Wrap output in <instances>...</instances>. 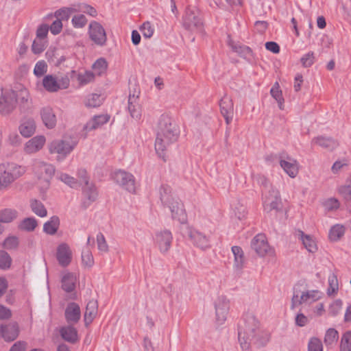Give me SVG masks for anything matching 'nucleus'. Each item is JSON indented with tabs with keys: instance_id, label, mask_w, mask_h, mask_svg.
<instances>
[{
	"instance_id": "nucleus-1",
	"label": "nucleus",
	"mask_w": 351,
	"mask_h": 351,
	"mask_svg": "<svg viewBox=\"0 0 351 351\" xmlns=\"http://www.w3.org/2000/svg\"><path fill=\"white\" fill-rule=\"evenodd\" d=\"M179 134V128L172 119L167 114H162L157 126L155 149L164 161L166 160L165 151L177 141Z\"/></svg>"
},
{
	"instance_id": "nucleus-2",
	"label": "nucleus",
	"mask_w": 351,
	"mask_h": 351,
	"mask_svg": "<svg viewBox=\"0 0 351 351\" xmlns=\"http://www.w3.org/2000/svg\"><path fill=\"white\" fill-rule=\"evenodd\" d=\"M160 199L162 204L169 208L173 219L178 220L181 223H185L186 215L184 205L178 198L173 196L171 189L169 186H161L160 188Z\"/></svg>"
},
{
	"instance_id": "nucleus-3",
	"label": "nucleus",
	"mask_w": 351,
	"mask_h": 351,
	"mask_svg": "<svg viewBox=\"0 0 351 351\" xmlns=\"http://www.w3.org/2000/svg\"><path fill=\"white\" fill-rule=\"evenodd\" d=\"M25 167L13 162L0 165V191L8 190L12 184L22 176Z\"/></svg>"
},
{
	"instance_id": "nucleus-4",
	"label": "nucleus",
	"mask_w": 351,
	"mask_h": 351,
	"mask_svg": "<svg viewBox=\"0 0 351 351\" xmlns=\"http://www.w3.org/2000/svg\"><path fill=\"white\" fill-rule=\"evenodd\" d=\"M238 339L241 349L247 350L251 343L257 347L265 346L269 340V335L265 330H240Z\"/></svg>"
},
{
	"instance_id": "nucleus-5",
	"label": "nucleus",
	"mask_w": 351,
	"mask_h": 351,
	"mask_svg": "<svg viewBox=\"0 0 351 351\" xmlns=\"http://www.w3.org/2000/svg\"><path fill=\"white\" fill-rule=\"evenodd\" d=\"M32 169L40 181L41 192L44 193L49 186L50 180L55 173V167L40 160H34Z\"/></svg>"
},
{
	"instance_id": "nucleus-6",
	"label": "nucleus",
	"mask_w": 351,
	"mask_h": 351,
	"mask_svg": "<svg viewBox=\"0 0 351 351\" xmlns=\"http://www.w3.org/2000/svg\"><path fill=\"white\" fill-rule=\"evenodd\" d=\"M69 84L70 80L67 76L56 77L53 75H45L42 82L44 88L49 93H56L59 90L67 88Z\"/></svg>"
},
{
	"instance_id": "nucleus-7",
	"label": "nucleus",
	"mask_w": 351,
	"mask_h": 351,
	"mask_svg": "<svg viewBox=\"0 0 351 351\" xmlns=\"http://www.w3.org/2000/svg\"><path fill=\"white\" fill-rule=\"evenodd\" d=\"M76 145V142L69 140H54L49 145L50 154H58V160H63Z\"/></svg>"
},
{
	"instance_id": "nucleus-8",
	"label": "nucleus",
	"mask_w": 351,
	"mask_h": 351,
	"mask_svg": "<svg viewBox=\"0 0 351 351\" xmlns=\"http://www.w3.org/2000/svg\"><path fill=\"white\" fill-rule=\"evenodd\" d=\"M320 298L319 292L316 290H311L300 292L295 288L293 289V294L291 299L292 309L302 304H309L319 300Z\"/></svg>"
},
{
	"instance_id": "nucleus-9",
	"label": "nucleus",
	"mask_w": 351,
	"mask_h": 351,
	"mask_svg": "<svg viewBox=\"0 0 351 351\" xmlns=\"http://www.w3.org/2000/svg\"><path fill=\"white\" fill-rule=\"evenodd\" d=\"M114 181L130 193H135L136 181L134 176L123 170H117L112 174Z\"/></svg>"
},
{
	"instance_id": "nucleus-10",
	"label": "nucleus",
	"mask_w": 351,
	"mask_h": 351,
	"mask_svg": "<svg viewBox=\"0 0 351 351\" xmlns=\"http://www.w3.org/2000/svg\"><path fill=\"white\" fill-rule=\"evenodd\" d=\"M182 25L186 29L191 32L200 30L202 21L198 12L190 8H186L182 17Z\"/></svg>"
},
{
	"instance_id": "nucleus-11",
	"label": "nucleus",
	"mask_w": 351,
	"mask_h": 351,
	"mask_svg": "<svg viewBox=\"0 0 351 351\" xmlns=\"http://www.w3.org/2000/svg\"><path fill=\"white\" fill-rule=\"evenodd\" d=\"M251 247L260 256H273L274 250L268 243L265 234H258L251 241Z\"/></svg>"
},
{
	"instance_id": "nucleus-12",
	"label": "nucleus",
	"mask_w": 351,
	"mask_h": 351,
	"mask_svg": "<svg viewBox=\"0 0 351 351\" xmlns=\"http://www.w3.org/2000/svg\"><path fill=\"white\" fill-rule=\"evenodd\" d=\"M90 39L98 46H104L107 41V36L104 27L98 22L93 21L88 25Z\"/></svg>"
},
{
	"instance_id": "nucleus-13",
	"label": "nucleus",
	"mask_w": 351,
	"mask_h": 351,
	"mask_svg": "<svg viewBox=\"0 0 351 351\" xmlns=\"http://www.w3.org/2000/svg\"><path fill=\"white\" fill-rule=\"evenodd\" d=\"M216 321L222 324L227 319L230 310V301L224 295L219 296L214 302Z\"/></svg>"
},
{
	"instance_id": "nucleus-14",
	"label": "nucleus",
	"mask_w": 351,
	"mask_h": 351,
	"mask_svg": "<svg viewBox=\"0 0 351 351\" xmlns=\"http://www.w3.org/2000/svg\"><path fill=\"white\" fill-rule=\"evenodd\" d=\"M184 234L189 237L193 244L202 250L210 247L208 237L202 232L191 227H186Z\"/></svg>"
},
{
	"instance_id": "nucleus-15",
	"label": "nucleus",
	"mask_w": 351,
	"mask_h": 351,
	"mask_svg": "<svg viewBox=\"0 0 351 351\" xmlns=\"http://www.w3.org/2000/svg\"><path fill=\"white\" fill-rule=\"evenodd\" d=\"M16 93L9 90L4 93L0 97V114H9L16 107Z\"/></svg>"
},
{
	"instance_id": "nucleus-16",
	"label": "nucleus",
	"mask_w": 351,
	"mask_h": 351,
	"mask_svg": "<svg viewBox=\"0 0 351 351\" xmlns=\"http://www.w3.org/2000/svg\"><path fill=\"white\" fill-rule=\"evenodd\" d=\"M263 204L265 211L269 213L274 210H278L281 204L279 192L274 188L268 191V193L263 195Z\"/></svg>"
},
{
	"instance_id": "nucleus-17",
	"label": "nucleus",
	"mask_w": 351,
	"mask_h": 351,
	"mask_svg": "<svg viewBox=\"0 0 351 351\" xmlns=\"http://www.w3.org/2000/svg\"><path fill=\"white\" fill-rule=\"evenodd\" d=\"M56 258L59 265L66 267L72 261V251L68 244L60 243L56 250Z\"/></svg>"
},
{
	"instance_id": "nucleus-18",
	"label": "nucleus",
	"mask_w": 351,
	"mask_h": 351,
	"mask_svg": "<svg viewBox=\"0 0 351 351\" xmlns=\"http://www.w3.org/2000/svg\"><path fill=\"white\" fill-rule=\"evenodd\" d=\"M46 143V138L43 135H37L27 141L23 147L27 154H35L43 149Z\"/></svg>"
},
{
	"instance_id": "nucleus-19",
	"label": "nucleus",
	"mask_w": 351,
	"mask_h": 351,
	"mask_svg": "<svg viewBox=\"0 0 351 351\" xmlns=\"http://www.w3.org/2000/svg\"><path fill=\"white\" fill-rule=\"evenodd\" d=\"M173 240L171 232L169 230H164L156 234V243L161 253H166L171 247Z\"/></svg>"
},
{
	"instance_id": "nucleus-20",
	"label": "nucleus",
	"mask_w": 351,
	"mask_h": 351,
	"mask_svg": "<svg viewBox=\"0 0 351 351\" xmlns=\"http://www.w3.org/2000/svg\"><path fill=\"white\" fill-rule=\"evenodd\" d=\"M64 317L66 322L70 325L77 324L81 317L80 306L75 302L69 303L64 311Z\"/></svg>"
},
{
	"instance_id": "nucleus-21",
	"label": "nucleus",
	"mask_w": 351,
	"mask_h": 351,
	"mask_svg": "<svg viewBox=\"0 0 351 351\" xmlns=\"http://www.w3.org/2000/svg\"><path fill=\"white\" fill-rule=\"evenodd\" d=\"M40 117L45 126L48 129H53L57 123V117L53 109L49 106L41 108Z\"/></svg>"
},
{
	"instance_id": "nucleus-22",
	"label": "nucleus",
	"mask_w": 351,
	"mask_h": 351,
	"mask_svg": "<svg viewBox=\"0 0 351 351\" xmlns=\"http://www.w3.org/2000/svg\"><path fill=\"white\" fill-rule=\"evenodd\" d=\"M36 124L32 117H24L21 119L19 126L20 134L25 138L32 136L36 132Z\"/></svg>"
},
{
	"instance_id": "nucleus-23",
	"label": "nucleus",
	"mask_w": 351,
	"mask_h": 351,
	"mask_svg": "<svg viewBox=\"0 0 351 351\" xmlns=\"http://www.w3.org/2000/svg\"><path fill=\"white\" fill-rule=\"evenodd\" d=\"M219 106L221 113L224 117L226 124L229 125L234 114L233 102L229 97L225 96L221 99Z\"/></svg>"
},
{
	"instance_id": "nucleus-24",
	"label": "nucleus",
	"mask_w": 351,
	"mask_h": 351,
	"mask_svg": "<svg viewBox=\"0 0 351 351\" xmlns=\"http://www.w3.org/2000/svg\"><path fill=\"white\" fill-rule=\"evenodd\" d=\"M280 167L291 178H294L297 176L299 171L298 163L295 160L290 157L283 159L280 157L279 160Z\"/></svg>"
},
{
	"instance_id": "nucleus-25",
	"label": "nucleus",
	"mask_w": 351,
	"mask_h": 351,
	"mask_svg": "<svg viewBox=\"0 0 351 351\" xmlns=\"http://www.w3.org/2000/svg\"><path fill=\"white\" fill-rule=\"evenodd\" d=\"M128 110L130 116L138 120L142 116V108L139 104L138 96L134 94H130L128 98Z\"/></svg>"
},
{
	"instance_id": "nucleus-26",
	"label": "nucleus",
	"mask_w": 351,
	"mask_h": 351,
	"mask_svg": "<svg viewBox=\"0 0 351 351\" xmlns=\"http://www.w3.org/2000/svg\"><path fill=\"white\" fill-rule=\"evenodd\" d=\"M98 313V304L97 300H92L89 301L86 305L84 313V322L86 327H88L93 322V319L97 317Z\"/></svg>"
},
{
	"instance_id": "nucleus-27",
	"label": "nucleus",
	"mask_w": 351,
	"mask_h": 351,
	"mask_svg": "<svg viewBox=\"0 0 351 351\" xmlns=\"http://www.w3.org/2000/svg\"><path fill=\"white\" fill-rule=\"evenodd\" d=\"M294 235L296 238L300 239L304 247L309 252H316L317 247L315 243V241L313 239V238L308 234H305L303 231L297 230L294 232Z\"/></svg>"
},
{
	"instance_id": "nucleus-28",
	"label": "nucleus",
	"mask_w": 351,
	"mask_h": 351,
	"mask_svg": "<svg viewBox=\"0 0 351 351\" xmlns=\"http://www.w3.org/2000/svg\"><path fill=\"white\" fill-rule=\"evenodd\" d=\"M110 117L108 114H99L94 116L86 123L84 128L86 131L95 130L109 121Z\"/></svg>"
},
{
	"instance_id": "nucleus-29",
	"label": "nucleus",
	"mask_w": 351,
	"mask_h": 351,
	"mask_svg": "<svg viewBox=\"0 0 351 351\" xmlns=\"http://www.w3.org/2000/svg\"><path fill=\"white\" fill-rule=\"evenodd\" d=\"M312 143L330 151L335 149L338 146V143L335 139L322 136L313 138Z\"/></svg>"
},
{
	"instance_id": "nucleus-30",
	"label": "nucleus",
	"mask_w": 351,
	"mask_h": 351,
	"mask_svg": "<svg viewBox=\"0 0 351 351\" xmlns=\"http://www.w3.org/2000/svg\"><path fill=\"white\" fill-rule=\"evenodd\" d=\"M232 252L234 255V268L240 271L245 263L243 251L241 247L235 245L232 247Z\"/></svg>"
},
{
	"instance_id": "nucleus-31",
	"label": "nucleus",
	"mask_w": 351,
	"mask_h": 351,
	"mask_svg": "<svg viewBox=\"0 0 351 351\" xmlns=\"http://www.w3.org/2000/svg\"><path fill=\"white\" fill-rule=\"evenodd\" d=\"M76 277L70 272L65 273L62 278V287L66 292H71L75 287Z\"/></svg>"
},
{
	"instance_id": "nucleus-32",
	"label": "nucleus",
	"mask_w": 351,
	"mask_h": 351,
	"mask_svg": "<svg viewBox=\"0 0 351 351\" xmlns=\"http://www.w3.org/2000/svg\"><path fill=\"white\" fill-rule=\"evenodd\" d=\"M60 225V219L57 216H53L43 225V231L50 235L56 233Z\"/></svg>"
},
{
	"instance_id": "nucleus-33",
	"label": "nucleus",
	"mask_w": 351,
	"mask_h": 351,
	"mask_svg": "<svg viewBox=\"0 0 351 351\" xmlns=\"http://www.w3.org/2000/svg\"><path fill=\"white\" fill-rule=\"evenodd\" d=\"M243 322L244 325L241 326V328L256 329L259 326V322L252 313L247 312L245 313L243 316Z\"/></svg>"
},
{
	"instance_id": "nucleus-34",
	"label": "nucleus",
	"mask_w": 351,
	"mask_h": 351,
	"mask_svg": "<svg viewBox=\"0 0 351 351\" xmlns=\"http://www.w3.org/2000/svg\"><path fill=\"white\" fill-rule=\"evenodd\" d=\"M83 194L88 200V204L95 202L98 196L97 189L92 183L84 184L83 186Z\"/></svg>"
},
{
	"instance_id": "nucleus-35",
	"label": "nucleus",
	"mask_w": 351,
	"mask_h": 351,
	"mask_svg": "<svg viewBox=\"0 0 351 351\" xmlns=\"http://www.w3.org/2000/svg\"><path fill=\"white\" fill-rule=\"evenodd\" d=\"M17 217V210L12 208H5L0 211V223H10Z\"/></svg>"
},
{
	"instance_id": "nucleus-36",
	"label": "nucleus",
	"mask_w": 351,
	"mask_h": 351,
	"mask_svg": "<svg viewBox=\"0 0 351 351\" xmlns=\"http://www.w3.org/2000/svg\"><path fill=\"white\" fill-rule=\"evenodd\" d=\"M230 46L234 51L244 58L250 59L252 56V51L247 46L233 43L230 44Z\"/></svg>"
},
{
	"instance_id": "nucleus-37",
	"label": "nucleus",
	"mask_w": 351,
	"mask_h": 351,
	"mask_svg": "<svg viewBox=\"0 0 351 351\" xmlns=\"http://www.w3.org/2000/svg\"><path fill=\"white\" fill-rule=\"evenodd\" d=\"M32 210L40 217H46L47 215V209L43 204L36 199H33L30 202Z\"/></svg>"
},
{
	"instance_id": "nucleus-38",
	"label": "nucleus",
	"mask_w": 351,
	"mask_h": 351,
	"mask_svg": "<svg viewBox=\"0 0 351 351\" xmlns=\"http://www.w3.org/2000/svg\"><path fill=\"white\" fill-rule=\"evenodd\" d=\"M37 221L34 217H27L21 221L19 228L21 230L32 232L36 228Z\"/></svg>"
},
{
	"instance_id": "nucleus-39",
	"label": "nucleus",
	"mask_w": 351,
	"mask_h": 351,
	"mask_svg": "<svg viewBox=\"0 0 351 351\" xmlns=\"http://www.w3.org/2000/svg\"><path fill=\"white\" fill-rule=\"evenodd\" d=\"M103 102V97L101 95L93 93L89 95L85 101L88 107L95 108L99 106Z\"/></svg>"
},
{
	"instance_id": "nucleus-40",
	"label": "nucleus",
	"mask_w": 351,
	"mask_h": 351,
	"mask_svg": "<svg viewBox=\"0 0 351 351\" xmlns=\"http://www.w3.org/2000/svg\"><path fill=\"white\" fill-rule=\"evenodd\" d=\"M345 232V228L343 226L337 224L331 228L329 232V238L331 241H336L339 240Z\"/></svg>"
},
{
	"instance_id": "nucleus-41",
	"label": "nucleus",
	"mask_w": 351,
	"mask_h": 351,
	"mask_svg": "<svg viewBox=\"0 0 351 351\" xmlns=\"http://www.w3.org/2000/svg\"><path fill=\"white\" fill-rule=\"evenodd\" d=\"M108 64L104 58H99L93 65V73L97 75L104 73L107 69Z\"/></svg>"
},
{
	"instance_id": "nucleus-42",
	"label": "nucleus",
	"mask_w": 351,
	"mask_h": 351,
	"mask_svg": "<svg viewBox=\"0 0 351 351\" xmlns=\"http://www.w3.org/2000/svg\"><path fill=\"white\" fill-rule=\"evenodd\" d=\"M340 351H351V330L344 332L341 339Z\"/></svg>"
},
{
	"instance_id": "nucleus-43",
	"label": "nucleus",
	"mask_w": 351,
	"mask_h": 351,
	"mask_svg": "<svg viewBox=\"0 0 351 351\" xmlns=\"http://www.w3.org/2000/svg\"><path fill=\"white\" fill-rule=\"evenodd\" d=\"M339 289L338 280L337 276L332 274L328 276V288L327 289V294L334 295L337 293Z\"/></svg>"
},
{
	"instance_id": "nucleus-44",
	"label": "nucleus",
	"mask_w": 351,
	"mask_h": 351,
	"mask_svg": "<svg viewBox=\"0 0 351 351\" xmlns=\"http://www.w3.org/2000/svg\"><path fill=\"white\" fill-rule=\"evenodd\" d=\"M62 339L69 343H75L78 341L77 330H60Z\"/></svg>"
},
{
	"instance_id": "nucleus-45",
	"label": "nucleus",
	"mask_w": 351,
	"mask_h": 351,
	"mask_svg": "<svg viewBox=\"0 0 351 351\" xmlns=\"http://www.w3.org/2000/svg\"><path fill=\"white\" fill-rule=\"evenodd\" d=\"M255 180L263 187V195L268 193V191L274 188L264 176L258 175L255 177Z\"/></svg>"
},
{
	"instance_id": "nucleus-46",
	"label": "nucleus",
	"mask_w": 351,
	"mask_h": 351,
	"mask_svg": "<svg viewBox=\"0 0 351 351\" xmlns=\"http://www.w3.org/2000/svg\"><path fill=\"white\" fill-rule=\"evenodd\" d=\"M12 258L5 251L0 250V269H7L10 267Z\"/></svg>"
},
{
	"instance_id": "nucleus-47",
	"label": "nucleus",
	"mask_w": 351,
	"mask_h": 351,
	"mask_svg": "<svg viewBox=\"0 0 351 351\" xmlns=\"http://www.w3.org/2000/svg\"><path fill=\"white\" fill-rule=\"evenodd\" d=\"M19 336V330H0V339L6 342L14 341Z\"/></svg>"
},
{
	"instance_id": "nucleus-48",
	"label": "nucleus",
	"mask_w": 351,
	"mask_h": 351,
	"mask_svg": "<svg viewBox=\"0 0 351 351\" xmlns=\"http://www.w3.org/2000/svg\"><path fill=\"white\" fill-rule=\"evenodd\" d=\"M47 71V64L44 60H40L36 62L34 69V74L39 77L43 76Z\"/></svg>"
},
{
	"instance_id": "nucleus-49",
	"label": "nucleus",
	"mask_w": 351,
	"mask_h": 351,
	"mask_svg": "<svg viewBox=\"0 0 351 351\" xmlns=\"http://www.w3.org/2000/svg\"><path fill=\"white\" fill-rule=\"evenodd\" d=\"M339 338L338 330H326L324 337V343L326 346L332 345Z\"/></svg>"
},
{
	"instance_id": "nucleus-50",
	"label": "nucleus",
	"mask_w": 351,
	"mask_h": 351,
	"mask_svg": "<svg viewBox=\"0 0 351 351\" xmlns=\"http://www.w3.org/2000/svg\"><path fill=\"white\" fill-rule=\"evenodd\" d=\"M87 22L88 20L84 14L75 15L71 20L72 25L75 28L84 27Z\"/></svg>"
},
{
	"instance_id": "nucleus-51",
	"label": "nucleus",
	"mask_w": 351,
	"mask_h": 351,
	"mask_svg": "<svg viewBox=\"0 0 351 351\" xmlns=\"http://www.w3.org/2000/svg\"><path fill=\"white\" fill-rule=\"evenodd\" d=\"M308 351H323L322 341L317 337L311 338L308 344Z\"/></svg>"
},
{
	"instance_id": "nucleus-52",
	"label": "nucleus",
	"mask_w": 351,
	"mask_h": 351,
	"mask_svg": "<svg viewBox=\"0 0 351 351\" xmlns=\"http://www.w3.org/2000/svg\"><path fill=\"white\" fill-rule=\"evenodd\" d=\"M82 263L86 267H91L93 265V257L89 249L83 250L82 252Z\"/></svg>"
},
{
	"instance_id": "nucleus-53",
	"label": "nucleus",
	"mask_w": 351,
	"mask_h": 351,
	"mask_svg": "<svg viewBox=\"0 0 351 351\" xmlns=\"http://www.w3.org/2000/svg\"><path fill=\"white\" fill-rule=\"evenodd\" d=\"M59 179L72 188H77L79 186L76 179L66 173H60Z\"/></svg>"
},
{
	"instance_id": "nucleus-54",
	"label": "nucleus",
	"mask_w": 351,
	"mask_h": 351,
	"mask_svg": "<svg viewBox=\"0 0 351 351\" xmlns=\"http://www.w3.org/2000/svg\"><path fill=\"white\" fill-rule=\"evenodd\" d=\"M140 30L143 36L148 38H151L154 32V28L153 27L152 24L148 21L145 22L141 25Z\"/></svg>"
},
{
	"instance_id": "nucleus-55",
	"label": "nucleus",
	"mask_w": 351,
	"mask_h": 351,
	"mask_svg": "<svg viewBox=\"0 0 351 351\" xmlns=\"http://www.w3.org/2000/svg\"><path fill=\"white\" fill-rule=\"evenodd\" d=\"M97 248L99 251L102 252H107L108 251V245L104 234L101 232H99L97 234Z\"/></svg>"
},
{
	"instance_id": "nucleus-56",
	"label": "nucleus",
	"mask_w": 351,
	"mask_h": 351,
	"mask_svg": "<svg viewBox=\"0 0 351 351\" xmlns=\"http://www.w3.org/2000/svg\"><path fill=\"white\" fill-rule=\"evenodd\" d=\"M95 73L93 71H87L84 73L80 74L78 80L82 84H88L94 80Z\"/></svg>"
},
{
	"instance_id": "nucleus-57",
	"label": "nucleus",
	"mask_w": 351,
	"mask_h": 351,
	"mask_svg": "<svg viewBox=\"0 0 351 351\" xmlns=\"http://www.w3.org/2000/svg\"><path fill=\"white\" fill-rule=\"evenodd\" d=\"M80 12L85 13L90 16L95 17L97 15V11L92 5L85 3H80Z\"/></svg>"
},
{
	"instance_id": "nucleus-58",
	"label": "nucleus",
	"mask_w": 351,
	"mask_h": 351,
	"mask_svg": "<svg viewBox=\"0 0 351 351\" xmlns=\"http://www.w3.org/2000/svg\"><path fill=\"white\" fill-rule=\"evenodd\" d=\"M324 206L328 211L335 210L339 207V202L335 198H330L324 202Z\"/></svg>"
},
{
	"instance_id": "nucleus-59",
	"label": "nucleus",
	"mask_w": 351,
	"mask_h": 351,
	"mask_svg": "<svg viewBox=\"0 0 351 351\" xmlns=\"http://www.w3.org/2000/svg\"><path fill=\"white\" fill-rule=\"evenodd\" d=\"M19 240L16 237H9L3 242V247L8 250H13L18 247Z\"/></svg>"
},
{
	"instance_id": "nucleus-60",
	"label": "nucleus",
	"mask_w": 351,
	"mask_h": 351,
	"mask_svg": "<svg viewBox=\"0 0 351 351\" xmlns=\"http://www.w3.org/2000/svg\"><path fill=\"white\" fill-rule=\"evenodd\" d=\"M343 302L341 300L333 302L329 307V313L333 316L337 315L342 308Z\"/></svg>"
},
{
	"instance_id": "nucleus-61",
	"label": "nucleus",
	"mask_w": 351,
	"mask_h": 351,
	"mask_svg": "<svg viewBox=\"0 0 351 351\" xmlns=\"http://www.w3.org/2000/svg\"><path fill=\"white\" fill-rule=\"evenodd\" d=\"M45 48V41L38 40L37 38L34 40L32 49L34 53H40L44 51Z\"/></svg>"
},
{
	"instance_id": "nucleus-62",
	"label": "nucleus",
	"mask_w": 351,
	"mask_h": 351,
	"mask_svg": "<svg viewBox=\"0 0 351 351\" xmlns=\"http://www.w3.org/2000/svg\"><path fill=\"white\" fill-rule=\"evenodd\" d=\"M314 60V53L309 51L301 58V62L304 67H308L313 64Z\"/></svg>"
},
{
	"instance_id": "nucleus-63",
	"label": "nucleus",
	"mask_w": 351,
	"mask_h": 351,
	"mask_svg": "<svg viewBox=\"0 0 351 351\" xmlns=\"http://www.w3.org/2000/svg\"><path fill=\"white\" fill-rule=\"evenodd\" d=\"M54 16L60 20V21H67L70 18L69 10L66 7L56 10L54 13Z\"/></svg>"
},
{
	"instance_id": "nucleus-64",
	"label": "nucleus",
	"mask_w": 351,
	"mask_h": 351,
	"mask_svg": "<svg viewBox=\"0 0 351 351\" xmlns=\"http://www.w3.org/2000/svg\"><path fill=\"white\" fill-rule=\"evenodd\" d=\"M49 26L43 24L38 27L36 31V38L38 40H45L48 34Z\"/></svg>"
}]
</instances>
